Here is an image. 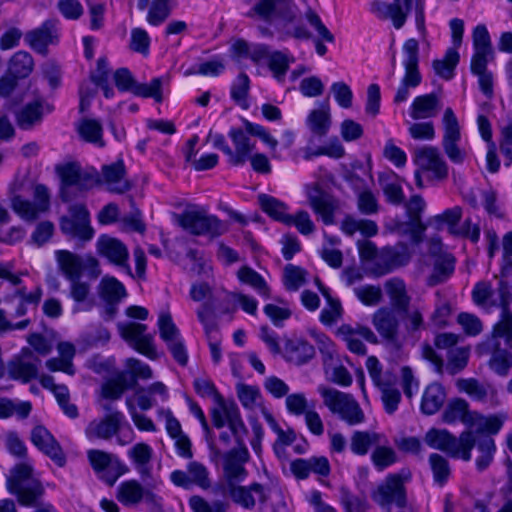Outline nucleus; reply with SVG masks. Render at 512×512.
<instances>
[{
	"label": "nucleus",
	"instance_id": "obj_1",
	"mask_svg": "<svg viewBox=\"0 0 512 512\" xmlns=\"http://www.w3.org/2000/svg\"><path fill=\"white\" fill-rule=\"evenodd\" d=\"M501 296V319L495 324L491 338L484 346L491 351L492 356L489 360V367L498 375L506 376L512 367V312L509 305L512 302L510 289L506 284H501L499 289Z\"/></svg>",
	"mask_w": 512,
	"mask_h": 512
},
{
	"label": "nucleus",
	"instance_id": "obj_2",
	"mask_svg": "<svg viewBox=\"0 0 512 512\" xmlns=\"http://www.w3.org/2000/svg\"><path fill=\"white\" fill-rule=\"evenodd\" d=\"M244 130L240 128H232L229 131L235 150H232L231 164L239 166L244 164L255 148L248 135L260 138L267 144L271 150H275L278 141L270 135V133L261 125L254 124L246 119L243 120Z\"/></svg>",
	"mask_w": 512,
	"mask_h": 512
},
{
	"label": "nucleus",
	"instance_id": "obj_3",
	"mask_svg": "<svg viewBox=\"0 0 512 512\" xmlns=\"http://www.w3.org/2000/svg\"><path fill=\"white\" fill-rule=\"evenodd\" d=\"M428 446L445 452L452 458H460L463 461L471 460V451L475 447L473 432L463 431L459 437L454 436L447 430L430 429L424 437Z\"/></svg>",
	"mask_w": 512,
	"mask_h": 512
},
{
	"label": "nucleus",
	"instance_id": "obj_4",
	"mask_svg": "<svg viewBox=\"0 0 512 512\" xmlns=\"http://www.w3.org/2000/svg\"><path fill=\"white\" fill-rule=\"evenodd\" d=\"M33 468L27 463H19L10 471L7 488L17 496L24 506H36L38 499L44 494L42 483L32 476Z\"/></svg>",
	"mask_w": 512,
	"mask_h": 512
},
{
	"label": "nucleus",
	"instance_id": "obj_5",
	"mask_svg": "<svg viewBox=\"0 0 512 512\" xmlns=\"http://www.w3.org/2000/svg\"><path fill=\"white\" fill-rule=\"evenodd\" d=\"M414 8L415 21L418 30L425 32V17L423 3L417 1L414 5L413 0H393L392 3H385L375 0L371 3V11L382 20L390 19L395 29L404 26L408 14Z\"/></svg>",
	"mask_w": 512,
	"mask_h": 512
},
{
	"label": "nucleus",
	"instance_id": "obj_6",
	"mask_svg": "<svg viewBox=\"0 0 512 512\" xmlns=\"http://www.w3.org/2000/svg\"><path fill=\"white\" fill-rule=\"evenodd\" d=\"M175 222L193 235L219 236L225 226L215 216L209 215L197 206H188L182 213L174 214Z\"/></svg>",
	"mask_w": 512,
	"mask_h": 512
},
{
	"label": "nucleus",
	"instance_id": "obj_7",
	"mask_svg": "<svg viewBox=\"0 0 512 512\" xmlns=\"http://www.w3.org/2000/svg\"><path fill=\"white\" fill-rule=\"evenodd\" d=\"M319 392L330 412L337 414L349 425L360 424L364 421V412L352 395L327 387H320Z\"/></svg>",
	"mask_w": 512,
	"mask_h": 512
},
{
	"label": "nucleus",
	"instance_id": "obj_8",
	"mask_svg": "<svg viewBox=\"0 0 512 512\" xmlns=\"http://www.w3.org/2000/svg\"><path fill=\"white\" fill-rule=\"evenodd\" d=\"M403 51L405 53V74L394 96V102L397 104L406 101L410 95V88H416L422 80V76L418 68V41L413 38L408 39L403 45Z\"/></svg>",
	"mask_w": 512,
	"mask_h": 512
},
{
	"label": "nucleus",
	"instance_id": "obj_9",
	"mask_svg": "<svg viewBox=\"0 0 512 512\" xmlns=\"http://www.w3.org/2000/svg\"><path fill=\"white\" fill-rule=\"evenodd\" d=\"M249 18L258 16L260 19L273 22L292 23L297 16V6L293 0H260L246 14Z\"/></svg>",
	"mask_w": 512,
	"mask_h": 512
},
{
	"label": "nucleus",
	"instance_id": "obj_10",
	"mask_svg": "<svg viewBox=\"0 0 512 512\" xmlns=\"http://www.w3.org/2000/svg\"><path fill=\"white\" fill-rule=\"evenodd\" d=\"M425 202L419 195L412 196L405 204L409 220L406 222L395 221L392 230L399 234H409L413 242L418 243L426 227L421 221V213L424 210Z\"/></svg>",
	"mask_w": 512,
	"mask_h": 512
},
{
	"label": "nucleus",
	"instance_id": "obj_11",
	"mask_svg": "<svg viewBox=\"0 0 512 512\" xmlns=\"http://www.w3.org/2000/svg\"><path fill=\"white\" fill-rule=\"evenodd\" d=\"M34 202L17 195L12 198V209L24 220L34 221L40 214L49 209V193L47 188L38 184L34 188Z\"/></svg>",
	"mask_w": 512,
	"mask_h": 512
},
{
	"label": "nucleus",
	"instance_id": "obj_12",
	"mask_svg": "<svg viewBox=\"0 0 512 512\" xmlns=\"http://www.w3.org/2000/svg\"><path fill=\"white\" fill-rule=\"evenodd\" d=\"M372 324L382 339L395 349L401 348L399 339L400 320L397 312L388 307L378 309L372 316Z\"/></svg>",
	"mask_w": 512,
	"mask_h": 512
},
{
	"label": "nucleus",
	"instance_id": "obj_13",
	"mask_svg": "<svg viewBox=\"0 0 512 512\" xmlns=\"http://www.w3.org/2000/svg\"><path fill=\"white\" fill-rule=\"evenodd\" d=\"M305 193L309 206L316 214H319L326 225L334 223V213L338 209L337 200L324 191L319 183L305 186Z\"/></svg>",
	"mask_w": 512,
	"mask_h": 512
},
{
	"label": "nucleus",
	"instance_id": "obj_14",
	"mask_svg": "<svg viewBox=\"0 0 512 512\" xmlns=\"http://www.w3.org/2000/svg\"><path fill=\"white\" fill-rule=\"evenodd\" d=\"M69 211L71 216L61 219L60 228L62 232L83 241L92 239L94 230L90 226L89 213L85 206L76 204L71 206Z\"/></svg>",
	"mask_w": 512,
	"mask_h": 512
},
{
	"label": "nucleus",
	"instance_id": "obj_15",
	"mask_svg": "<svg viewBox=\"0 0 512 512\" xmlns=\"http://www.w3.org/2000/svg\"><path fill=\"white\" fill-rule=\"evenodd\" d=\"M216 490L224 495H229L235 504H238L245 509H253L255 507L256 500L253 493L259 497V501L261 503H265L267 501L264 486L257 482H254L249 486H241L238 485V483L221 484L216 487Z\"/></svg>",
	"mask_w": 512,
	"mask_h": 512
},
{
	"label": "nucleus",
	"instance_id": "obj_16",
	"mask_svg": "<svg viewBox=\"0 0 512 512\" xmlns=\"http://www.w3.org/2000/svg\"><path fill=\"white\" fill-rule=\"evenodd\" d=\"M40 364V358L30 348H23L8 362V374L12 379L27 383L38 377Z\"/></svg>",
	"mask_w": 512,
	"mask_h": 512
},
{
	"label": "nucleus",
	"instance_id": "obj_17",
	"mask_svg": "<svg viewBox=\"0 0 512 512\" xmlns=\"http://www.w3.org/2000/svg\"><path fill=\"white\" fill-rule=\"evenodd\" d=\"M373 500L381 507L389 510L391 504L395 503L399 508L406 506V493L402 478L397 475H389L384 483L378 486L372 494Z\"/></svg>",
	"mask_w": 512,
	"mask_h": 512
},
{
	"label": "nucleus",
	"instance_id": "obj_18",
	"mask_svg": "<svg viewBox=\"0 0 512 512\" xmlns=\"http://www.w3.org/2000/svg\"><path fill=\"white\" fill-rule=\"evenodd\" d=\"M411 258L408 247L399 243L393 247L383 248L375 259L372 273L376 276H383L392 270L406 265Z\"/></svg>",
	"mask_w": 512,
	"mask_h": 512
},
{
	"label": "nucleus",
	"instance_id": "obj_19",
	"mask_svg": "<svg viewBox=\"0 0 512 512\" xmlns=\"http://www.w3.org/2000/svg\"><path fill=\"white\" fill-rule=\"evenodd\" d=\"M121 336L129 342L134 349L151 359L157 358L153 336L146 334L147 326L140 323L130 322L118 325Z\"/></svg>",
	"mask_w": 512,
	"mask_h": 512
},
{
	"label": "nucleus",
	"instance_id": "obj_20",
	"mask_svg": "<svg viewBox=\"0 0 512 512\" xmlns=\"http://www.w3.org/2000/svg\"><path fill=\"white\" fill-rule=\"evenodd\" d=\"M97 252L111 264L123 268L128 275L132 276V271L128 264L129 251L123 242L116 238L102 235L97 240Z\"/></svg>",
	"mask_w": 512,
	"mask_h": 512
},
{
	"label": "nucleus",
	"instance_id": "obj_21",
	"mask_svg": "<svg viewBox=\"0 0 512 512\" xmlns=\"http://www.w3.org/2000/svg\"><path fill=\"white\" fill-rule=\"evenodd\" d=\"M159 496L149 489H145L137 480L122 482L117 490V499L126 506L139 504L141 501L150 506H157Z\"/></svg>",
	"mask_w": 512,
	"mask_h": 512
},
{
	"label": "nucleus",
	"instance_id": "obj_22",
	"mask_svg": "<svg viewBox=\"0 0 512 512\" xmlns=\"http://www.w3.org/2000/svg\"><path fill=\"white\" fill-rule=\"evenodd\" d=\"M415 163L420 170L432 172L438 180H444L448 176V166L436 147L428 146L417 149Z\"/></svg>",
	"mask_w": 512,
	"mask_h": 512
},
{
	"label": "nucleus",
	"instance_id": "obj_23",
	"mask_svg": "<svg viewBox=\"0 0 512 512\" xmlns=\"http://www.w3.org/2000/svg\"><path fill=\"white\" fill-rule=\"evenodd\" d=\"M31 441L58 466L63 467L65 465L66 457L61 446L44 426L37 425L32 429Z\"/></svg>",
	"mask_w": 512,
	"mask_h": 512
},
{
	"label": "nucleus",
	"instance_id": "obj_24",
	"mask_svg": "<svg viewBox=\"0 0 512 512\" xmlns=\"http://www.w3.org/2000/svg\"><path fill=\"white\" fill-rule=\"evenodd\" d=\"M248 460L249 453L245 446L229 451L224 456L223 470L225 481L223 484L242 482L247 476L244 463Z\"/></svg>",
	"mask_w": 512,
	"mask_h": 512
},
{
	"label": "nucleus",
	"instance_id": "obj_25",
	"mask_svg": "<svg viewBox=\"0 0 512 512\" xmlns=\"http://www.w3.org/2000/svg\"><path fill=\"white\" fill-rule=\"evenodd\" d=\"M315 356V348L303 338L293 337L285 340L283 357L289 363L300 366Z\"/></svg>",
	"mask_w": 512,
	"mask_h": 512
},
{
	"label": "nucleus",
	"instance_id": "obj_26",
	"mask_svg": "<svg viewBox=\"0 0 512 512\" xmlns=\"http://www.w3.org/2000/svg\"><path fill=\"white\" fill-rule=\"evenodd\" d=\"M126 169L123 160L102 167L101 177L108 190L123 194L131 189L130 182L125 178Z\"/></svg>",
	"mask_w": 512,
	"mask_h": 512
},
{
	"label": "nucleus",
	"instance_id": "obj_27",
	"mask_svg": "<svg viewBox=\"0 0 512 512\" xmlns=\"http://www.w3.org/2000/svg\"><path fill=\"white\" fill-rule=\"evenodd\" d=\"M123 418L121 412H111L100 421H92L86 428V435L88 438L110 439L120 430Z\"/></svg>",
	"mask_w": 512,
	"mask_h": 512
},
{
	"label": "nucleus",
	"instance_id": "obj_28",
	"mask_svg": "<svg viewBox=\"0 0 512 512\" xmlns=\"http://www.w3.org/2000/svg\"><path fill=\"white\" fill-rule=\"evenodd\" d=\"M57 38V29L52 20L45 21L39 28L26 33L25 40L37 52L46 54L47 46Z\"/></svg>",
	"mask_w": 512,
	"mask_h": 512
},
{
	"label": "nucleus",
	"instance_id": "obj_29",
	"mask_svg": "<svg viewBox=\"0 0 512 512\" xmlns=\"http://www.w3.org/2000/svg\"><path fill=\"white\" fill-rule=\"evenodd\" d=\"M291 471L299 479L307 478L311 472L320 476H328L330 464L324 456L296 459L291 463Z\"/></svg>",
	"mask_w": 512,
	"mask_h": 512
},
{
	"label": "nucleus",
	"instance_id": "obj_30",
	"mask_svg": "<svg viewBox=\"0 0 512 512\" xmlns=\"http://www.w3.org/2000/svg\"><path fill=\"white\" fill-rule=\"evenodd\" d=\"M457 386L477 401L484 402L489 398L494 405L499 403L497 390L490 384H482L477 379L469 378L458 380Z\"/></svg>",
	"mask_w": 512,
	"mask_h": 512
},
{
	"label": "nucleus",
	"instance_id": "obj_31",
	"mask_svg": "<svg viewBox=\"0 0 512 512\" xmlns=\"http://www.w3.org/2000/svg\"><path fill=\"white\" fill-rule=\"evenodd\" d=\"M440 109V99L435 93L421 95L413 100L410 116L414 120L433 118Z\"/></svg>",
	"mask_w": 512,
	"mask_h": 512
},
{
	"label": "nucleus",
	"instance_id": "obj_32",
	"mask_svg": "<svg viewBox=\"0 0 512 512\" xmlns=\"http://www.w3.org/2000/svg\"><path fill=\"white\" fill-rule=\"evenodd\" d=\"M61 178V198L69 202L74 198V188L81 174V168L75 163H68L57 167Z\"/></svg>",
	"mask_w": 512,
	"mask_h": 512
},
{
	"label": "nucleus",
	"instance_id": "obj_33",
	"mask_svg": "<svg viewBox=\"0 0 512 512\" xmlns=\"http://www.w3.org/2000/svg\"><path fill=\"white\" fill-rule=\"evenodd\" d=\"M455 258L451 254L439 255L433 264V270L427 279V285L436 286L447 281L454 273Z\"/></svg>",
	"mask_w": 512,
	"mask_h": 512
},
{
	"label": "nucleus",
	"instance_id": "obj_34",
	"mask_svg": "<svg viewBox=\"0 0 512 512\" xmlns=\"http://www.w3.org/2000/svg\"><path fill=\"white\" fill-rule=\"evenodd\" d=\"M446 399L444 387L439 383H432L425 389L422 401L421 411L426 415H433L440 410Z\"/></svg>",
	"mask_w": 512,
	"mask_h": 512
},
{
	"label": "nucleus",
	"instance_id": "obj_35",
	"mask_svg": "<svg viewBox=\"0 0 512 512\" xmlns=\"http://www.w3.org/2000/svg\"><path fill=\"white\" fill-rule=\"evenodd\" d=\"M385 288L390 297L392 309L405 311L409 307L411 298L407 294L406 285L400 278H392L385 283Z\"/></svg>",
	"mask_w": 512,
	"mask_h": 512
},
{
	"label": "nucleus",
	"instance_id": "obj_36",
	"mask_svg": "<svg viewBox=\"0 0 512 512\" xmlns=\"http://www.w3.org/2000/svg\"><path fill=\"white\" fill-rule=\"evenodd\" d=\"M128 455L133 460L142 479L149 478L151 476L150 462L153 455L151 447L146 443H137L128 451Z\"/></svg>",
	"mask_w": 512,
	"mask_h": 512
},
{
	"label": "nucleus",
	"instance_id": "obj_37",
	"mask_svg": "<svg viewBox=\"0 0 512 512\" xmlns=\"http://www.w3.org/2000/svg\"><path fill=\"white\" fill-rule=\"evenodd\" d=\"M56 259L61 271L69 281L81 277V256L67 250H58Z\"/></svg>",
	"mask_w": 512,
	"mask_h": 512
},
{
	"label": "nucleus",
	"instance_id": "obj_38",
	"mask_svg": "<svg viewBox=\"0 0 512 512\" xmlns=\"http://www.w3.org/2000/svg\"><path fill=\"white\" fill-rule=\"evenodd\" d=\"M378 181L388 202L399 205L404 201V194L397 176L392 172H383L378 176Z\"/></svg>",
	"mask_w": 512,
	"mask_h": 512
},
{
	"label": "nucleus",
	"instance_id": "obj_39",
	"mask_svg": "<svg viewBox=\"0 0 512 512\" xmlns=\"http://www.w3.org/2000/svg\"><path fill=\"white\" fill-rule=\"evenodd\" d=\"M258 202L262 210L273 219L284 224L290 221V214L286 212L287 205L280 200L267 194H260L258 195Z\"/></svg>",
	"mask_w": 512,
	"mask_h": 512
},
{
	"label": "nucleus",
	"instance_id": "obj_40",
	"mask_svg": "<svg viewBox=\"0 0 512 512\" xmlns=\"http://www.w3.org/2000/svg\"><path fill=\"white\" fill-rule=\"evenodd\" d=\"M473 439L475 440V446L480 452V456L476 459V467L479 471H484L493 461L496 450L495 442L488 435L477 437L473 434Z\"/></svg>",
	"mask_w": 512,
	"mask_h": 512
},
{
	"label": "nucleus",
	"instance_id": "obj_41",
	"mask_svg": "<svg viewBox=\"0 0 512 512\" xmlns=\"http://www.w3.org/2000/svg\"><path fill=\"white\" fill-rule=\"evenodd\" d=\"M90 285L80 281V278L70 280V297L74 300L73 311H88L92 308V302L88 301Z\"/></svg>",
	"mask_w": 512,
	"mask_h": 512
},
{
	"label": "nucleus",
	"instance_id": "obj_42",
	"mask_svg": "<svg viewBox=\"0 0 512 512\" xmlns=\"http://www.w3.org/2000/svg\"><path fill=\"white\" fill-rule=\"evenodd\" d=\"M470 414L468 402L464 399L456 398L448 403L442 414V420L448 424L461 421L466 425V420H468Z\"/></svg>",
	"mask_w": 512,
	"mask_h": 512
},
{
	"label": "nucleus",
	"instance_id": "obj_43",
	"mask_svg": "<svg viewBox=\"0 0 512 512\" xmlns=\"http://www.w3.org/2000/svg\"><path fill=\"white\" fill-rule=\"evenodd\" d=\"M34 61L26 51H18L9 60L8 72L16 78H26L33 70Z\"/></svg>",
	"mask_w": 512,
	"mask_h": 512
},
{
	"label": "nucleus",
	"instance_id": "obj_44",
	"mask_svg": "<svg viewBox=\"0 0 512 512\" xmlns=\"http://www.w3.org/2000/svg\"><path fill=\"white\" fill-rule=\"evenodd\" d=\"M310 130L317 136H325L331 126L329 107L312 110L307 118Z\"/></svg>",
	"mask_w": 512,
	"mask_h": 512
},
{
	"label": "nucleus",
	"instance_id": "obj_45",
	"mask_svg": "<svg viewBox=\"0 0 512 512\" xmlns=\"http://www.w3.org/2000/svg\"><path fill=\"white\" fill-rule=\"evenodd\" d=\"M99 294L104 301L119 303L126 296V290L116 278L104 277L99 285Z\"/></svg>",
	"mask_w": 512,
	"mask_h": 512
},
{
	"label": "nucleus",
	"instance_id": "obj_46",
	"mask_svg": "<svg viewBox=\"0 0 512 512\" xmlns=\"http://www.w3.org/2000/svg\"><path fill=\"white\" fill-rule=\"evenodd\" d=\"M237 276L241 282L250 285L265 298L270 297V289L266 281L252 268L248 266L241 267L237 272Z\"/></svg>",
	"mask_w": 512,
	"mask_h": 512
},
{
	"label": "nucleus",
	"instance_id": "obj_47",
	"mask_svg": "<svg viewBox=\"0 0 512 512\" xmlns=\"http://www.w3.org/2000/svg\"><path fill=\"white\" fill-rule=\"evenodd\" d=\"M137 380L128 381L125 374H120L116 379L109 380L102 386V395L105 398L119 399L127 388H134Z\"/></svg>",
	"mask_w": 512,
	"mask_h": 512
},
{
	"label": "nucleus",
	"instance_id": "obj_48",
	"mask_svg": "<svg viewBox=\"0 0 512 512\" xmlns=\"http://www.w3.org/2000/svg\"><path fill=\"white\" fill-rule=\"evenodd\" d=\"M102 125L95 119L84 118L79 122L78 133L87 142L104 146Z\"/></svg>",
	"mask_w": 512,
	"mask_h": 512
},
{
	"label": "nucleus",
	"instance_id": "obj_49",
	"mask_svg": "<svg viewBox=\"0 0 512 512\" xmlns=\"http://www.w3.org/2000/svg\"><path fill=\"white\" fill-rule=\"evenodd\" d=\"M42 119V109L38 102L24 106L16 116L17 124L22 129H30Z\"/></svg>",
	"mask_w": 512,
	"mask_h": 512
},
{
	"label": "nucleus",
	"instance_id": "obj_50",
	"mask_svg": "<svg viewBox=\"0 0 512 512\" xmlns=\"http://www.w3.org/2000/svg\"><path fill=\"white\" fill-rule=\"evenodd\" d=\"M380 435L374 432L356 431L351 437V450L358 455H365L370 446L379 444Z\"/></svg>",
	"mask_w": 512,
	"mask_h": 512
},
{
	"label": "nucleus",
	"instance_id": "obj_51",
	"mask_svg": "<svg viewBox=\"0 0 512 512\" xmlns=\"http://www.w3.org/2000/svg\"><path fill=\"white\" fill-rule=\"evenodd\" d=\"M459 62V53L454 48H449L445 54L444 59L434 60L433 69L437 75L444 79H450L453 76V71Z\"/></svg>",
	"mask_w": 512,
	"mask_h": 512
},
{
	"label": "nucleus",
	"instance_id": "obj_52",
	"mask_svg": "<svg viewBox=\"0 0 512 512\" xmlns=\"http://www.w3.org/2000/svg\"><path fill=\"white\" fill-rule=\"evenodd\" d=\"M307 272L299 266L288 264L283 271V283L288 291H297L306 283Z\"/></svg>",
	"mask_w": 512,
	"mask_h": 512
},
{
	"label": "nucleus",
	"instance_id": "obj_53",
	"mask_svg": "<svg viewBox=\"0 0 512 512\" xmlns=\"http://www.w3.org/2000/svg\"><path fill=\"white\" fill-rule=\"evenodd\" d=\"M429 463L434 481L440 486L444 485L451 474L448 460L440 454L433 453L429 456Z\"/></svg>",
	"mask_w": 512,
	"mask_h": 512
},
{
	"label": "nucleus",
	"instance_id": "obj_54",
	"mask_svg": "<svg viewBox=\"0 0 512 512\" xmlns=\"http://www.w3.org/2000/svg\"><path fill=\"white\" fill-rule=\"evenodd\" d=\"M250 89V80L247 74L240 73L232 84L231 98L243 109H248L249 103L247 101Z\"/></svg>",
	"mask_w": 512,
	"mask_h": 512
},
{
	"label": "nucleus",
	"instance_id": "obj_55",
	"mask_svg": "<svg viewBox=\"0 0 512 512\" xmlns=\"http://www.w3.org/2000/svg\"><path fill=\"white\" fill-rule=\"evenodd\" d=\"M175 0H153L148 11L147 21L153 26L163 23L171 13L170 4Z\"/></svg>",
	"mask_w": 512,
	"mask_h": 512
},
{
	"label": "nucleus",
	"instance_id": "obj_56",
	"mask_svg": "<svg viewBox=\"0 0 512 512\" xmlns=\"http://www.w3.org/2000/svg\"><path fill=\"white\" fill-rule=\"evenodd\" d=\"M32 409V405L28 401L14 403L8 398H0V418H8L14 413L19 418L25 419L29 416Z\"/></svg>",
	"mask_w": 512,
	"mask_h": 512
},
{
	"label": "nucleus",
	"instance_id": "obj_57",
	"mask_svg": "<svg viewBox=\"0 0 512 512\" xmlns=\"http://www.w3.org/2000/svg\"><path fill=\"white\" fill-rule=\"evenodd\" d=\"M341 503L346 512H367L369 504L363 495H355L347 488L340 489Z\"/></svg>",
	"mask_w": 512,
	"mask_h": 512
},
{
	"label": "nucleus",
	"instance_id": "obj_58",
	"mask_svg": "<svg viewBox=\"0 0 512 512\" xmlns=\"http://www.w3.org/2000/svg\"><path fill=\"white\" fill-rule=\"evenodd\" d=\"M132 93L143 98H153L155 102L161 103L163 101L162 80L154 78L149 84L136 83Z\"/></svg>",
	"mask_w": 512,
	"mask_h": 512
},
{
	"label": "nucleus",
	"instance_id": "obj_59",
	"mask_svg": "<svg viewBox=\"0 0 512 512\" xmlns=\"http://www.w3.org/2000/svg\"><path fill=\"white\" fill-rule=\"evenodd\" d=\"M227 424L234 435L236 442L239 446H244L243 436L247 433V429L240 418L239 409L237 406H230L226 409Z\"/></svg>",
	"mask_w": 512,
	"mask_h": 512
},
{
	"label": "nucleus",
	"instance_id": "obj_60",
	"mask_svg": "<svg viewBox=\"0 0 512 512\" xmlns=\"http://www.w3.org/2000/svg\"><path fill=\"white\" fill-rule=\"evenodd\" d=\"M197 316L205 329L208 338L213 331L217 330V316L212 301L203 303L197 310Z\"/></svg>",
	"mask_w": 512,
	"mask_h": 512
},
{
	"label": "nucleus",
	"instance_id": "obj_61",
	"mask_svg": "<svg viewBox=\"0 0 512 512\" xmlns=\"http://www.w3.org/2000/svg\"><path fill=\"white\" fill-rule=\"evenodd\" d=\"M442 121L444 127L443 143L460 141V126L452 108L448 107L445 109Z\"/></svg>",
	"mask_w": 512,
	"mask_h": 512
},
{
	"label": "nucleus",
	"instance_id": "obj_62",
	"mask_svg": "<svg viewBox=\"0 0 512 512\" xmlns=\"http://www.w3.org/2000/svg\"><path fill=\"white\" fill-rule=\"evenodd\" d=\"M469 350L465 347L456 348L449 351L446 369L450 375H455L462 371L468 363Z\"/></svg>",
	"mask_w": 512,
	"mask_h": 512
},
{
	"label": "nucleus",
	"instance_id": "obj_63",
	"mask_svg": "<svg viewBox=\"0 0 512 512\" xmlns=\"http://www.w3.org/2000/svg\"><path fill=\"white\" fill-rule=\"evenodd\" d=\"M268 67L272 71L274 77L282 81L289 69V59L286 54L281 51H274L268 59Z\"/></svg>",
	"mask_w": 512,
	"mask_h": 512
},
{
	"label": "nucleus",
	"instance_id": "obj_64",
	"mask_svg": "<svg viewBox=\"0 0 512 512\" xmlns=\"http://www.w3.org/2000/svg\"><path fill=\"white\" fill-rule=\"evenodd\" d=\"M189 504L194 512H226L228 503L217 500L213 503H208L200 496H192L189 499Z\"/></svg>",
	"mask_w": 512,
	"mask_h": 512
}]
</instances>
